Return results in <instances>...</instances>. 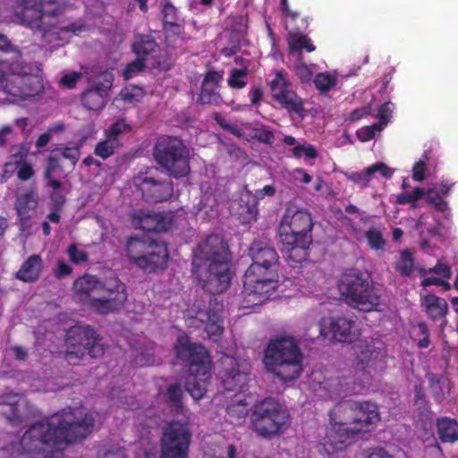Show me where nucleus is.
<instances>
[{
  "instance_id": "nucleus-1",
  "label": "nucleus",
  "mask_w": 458,
  "mask_h": 458,
  "mask_svg": "<svg viewBox=\"0 0 458 458\" xmlns=\"http://www.w3.org/2000/svg\"><path fill=\"white\" fill-rule=\"evenodd\" d=\"M94 426L95 419L90 413L69 408L30 425L21 437L20 445L26 454H39L47 449L62 451L88 437Z\"/></svg>"
},
{
  "instance_id": "nucleus-2",
  "label": "nucleus",
  "mask_w": 458,
  "mask_h": 458,
  "mask_svg": "<svg viewBox=\"0 0 458 458\" xmlns=\"http://www.w3.org/2000/svg\"><path fill=\"white\" fill-rule=\"evenodd\" d=\"M249 255L252 264L244 275L242 307L250 308L262 304L268 293L275 289L277 278L279 256L268 242L254 241Z\"/></svg>"
},
{
  "instance_id": "nucleus-3",
  "label": "nucleus",
  "mask_w": 458,
  "mask_h": 458,
  "mask_svg": "<svg viewBox=\"0 0 458 458\" xmlns=\"http://www.w3.org/2000/svg\"><path fill=\"white\" fill-rule=\"evenodd\" d=\"M14 15L18 21L40 35L47 44L62 40V34L72 32L79 34L84 30V25L72 22L59 27L47 19H55L64 14L67 4L65 0H16Z\"/></svg>"
},
{
  "instance_id": "nucleus-4",
  "label": "nucleus",
  "mask_w": 458,
  "mask_h": 458,
  "mask_svg": "<svg viewBox=\"0 0 458 458\" xmlns=\"http://www.w3.org/2000/svg\"><path fill=\"white\" fill-rule=\"evenodd\" d=\"M263 362L268 372L284 383L296 380L303 371L302 353L293 337L271 340L265 350Z\"/></svg>"
},
{
  "instance_id": "nucleus-5",
  "label": "nucleus",
  "mask_w": 458,
  "mask_h": 458,
  "mask_svg": "<svg viewBox=\"0 0 458 458\" xmlns=\"http://www.w3.org/2000/svg\"><path fill=\"white\" fill-rule=\"evenodd\" d=\"M343 301L352 308L369 312L381 304V290L376 287L369 274L356 268L346 270L337 282Z\"/></svg>"
},
{
  "instance_id": "nucleus-6",
  "label": "nucleus",
  "mask_w": 458,
  "mask_h": 458,
  "mask_svg": "<svg viewBox=\"0 0 458 458\" xmlns=\"http://www.w3.org/2000/svg\"><path fill=\"white\" fill-rule=\"evenodd\" d=\"M125 250L130 261L145 273L163 271L167 267V245L149 236L130 237Z\"/></svg>"
},
{
  "instance_id": "nucleus-7",
  "label": "nucleus",
  "mask_w": 458,
  "mask_h": 458,
  "mask_svg": "<svg viewBox=\"0 0 458 458\" xmlns=\"http://www.w3.org/2000/svg\"><path fill=\"white\" fill-rule=\"evenodd\" d=\"M250 424L253 430L264 438L282 434L290 424L286 407L272 397H267L251 408Z\"/></svg>"
},
{
  "instance_id": "nucleus-8",
  "label": "nucleus",
  "mask_w": 458,
  "mask_h": 458,
  "mask_svg": "<svg viewBox=\"0 0 458 458\" xmlns=\"http://www.w3.org/2000/svg\"><path fill=\"white\" fill-rule=\"evenodd\" d=\"M153 157L157 164L170 177L183 178L191 172L190 150L178 137H159L153 148Z\"/></svg>"
},
{
  "instance_id": "nucleus-9",
  "label": "nucleus",
  "mask_w": 458,
  "mask_h": 458,
  "mask_svg": "<svg viewBox=\"0 0 458 458\" xmlns=\"http://www.w3.org/2000/svg\"><path fill=\"white\" fill-rule=\"evenodd\" d=\"M102 338L90 326L76 324L70 327L66 334L65 358L69 363L75 365L86 355L91 358H100L105 353Z\"/></svg>"
},
{
  "instance_id": "nucleus-10",
  "label": "nucleus",
  "mask_w": 458,
  "mask_h": 458,
  "mask_svg": "<svg viewBox=\"0 0 458 458\" xmlns=\"http://www.w3.org/2000/svg\"><path fill=\"white\" fill-rule=\"evenodd\" d=\"M313 223L310 214L295 205H288L279 225V236L282 242L296 241L311 242Z\"/></svg>"
},
{
  "instance_id": "nucleus-11",
  "label": "nucleus",
  "mask_w": 458,
  "mask_h": 458,
  "mask_svg": "<svg viewBox=\"0 0 458 458\" xmlns=\"http://www.w3.org/2000/svg\"><path fill=\"white\" fill-rule=\"evenodd\" d=\"M100 298H90L89 306L100 314L114 313L121 310L128 299L125 284L116 276L100 279Z\"/></svg>"
},
{
  "instance_id": "nucleus-12",
  "label": "nucleus",
  "mask_w": 458,
  "mask_h": 458,
  "mask_svg": "<svg viewBox=\"0 0 458 458\" xmlns=\"http://www.w3.org/2000/svg\"><path fill=\"white\" fill-rule=\"evenodd\" d=\"M191 432L187 423L173 420L163 431L160 458H188Z\"/></svg>"
},
{
  "instance_id": "nucleus-13",
  "label": "nucleus",
  "mask_w": 458,
  "mask_h": 458,
  "mask_svg": "<svg viewBox=\"0 0 458 458\" xmlns=\"http://www.w3.org/2000/svg\"><path fill=\"white\" fill-rule=\"evenodd\" d=\"M386 352L381 344L374 340L359 344L355 348L354 369L361 373L359 385L364 386L371 379V372L384 364Z\"/></svg>"
},
{
  "instance_id": "nucleus-14",
  "label": "nucleus",
  "mask_w": 458,
  "mask_h": 458,
  "mask_svg": "<svg viewBox=\"0 0 458 458\" xmlns=\"http://www.w3.org/2000/svg\"><path fill=\"white\" fill-rule=\"evenodd\" d=\"M174 350L177 359L187 363L189 371H199L205 376L210 360L204 346L192 343L188 335H182L176 340Z\"/></svg>"
},
{
  "instance_id": "nucleus-15",
  "label": "nucleus",
  "mask_w": 458,
  "mask_h": 458,
  "mask_svg": "<svg viewBox=\"0 0 458 458\" xmlns=\"http://www.w3.org/2000/svg\"><path fill=\"white\" fill-rule=\"evenodd\" d=\"M205 265L206 268L197 274L202 289L214 295L225 292L231 284L229 262H214Z\"/></svg>"
},
{
  "instance_id": "nucleus-16",
  "label": "nucleus",
  "mask_w": 458,
  "mask_h": 458,
  "mask_svg": "<svg viewBox=\"0 0 458 458\" xmlns=\"http://www.w3.org/2000/svg\"><path fill=\"white\" fill-rule=\"evenodd\" d=\"M194 256L197 260L203 262L204 264L229 262V246L224 237L218 234H210L199 243L194 252Z\"/></svg>"
},
{
  "instance_id": "nucleus-17",
  "label": "nucleus",
  "mask_w": 458,
  "mask_h": 458,
  "mask_svg": "<svg viewBox=\"0 0 458 458\" xmlns=\"http://www.w3.org/2000/svg\"><path fill=\"white\" fill-rule=\"evenodd\" d=\"M114 75L110 72H104L99 75L98 81L91 88L81 94L82 106L90 111H100L107 103L108 91L113 87Z\"/></svg>"
},
{
  "instance_id": "nucleus-18",
  "label": "nucleus",
  "mask_w": 458,
  "mask_h": 458,
  "mask_svg": "<svg viewBox=\"0 0 458 458\" xmlns=\"http://www.w3.org/2000/svg\"><path fill=\"white\" fill-rule=\"evenodd\" d=\"M12 73L4 82V91L12 97L27 99L36 96L39 89L34 86L38 79L17 68L11 67Z\"/></svg>"
},
{
  "instance_id": "nucleus-19",
  "label": "nucleus",
  "mask_w": 458,
  "mask_h": 458,
  "mask_svg": "<svg viewBox=\"0 0 458 458\" xmlns=\"http://www.w3.org/2000/svg\"><path fill=\"white\" fill-rule=\"evenodd\" d=\"M309 24V17H306L300 20V24L293 23L286 26V42L289 53L291 55H297L299 61H301L303 58V51L311 53L316 50V46L313 44L311 38L305 34Z\"/></svg>"
},
{
  "instance_id": "nucleus-20",
  "label": "nucleus",
  "mask_w": 458,
  "mask_h": 458,
  "mask_svg": "<svg viewBox=\"0 0 458 458\" xmlns=\"http://www.w3.org/2000/svg\"><path fill=\"white\" fill-rule=\"evenodd\" d=\"M139 189L147 202L158 203L168 200L174 194V184L170 180H156L144 176L139 182Z\"/></svg>"
},
{
  "instance_id": "nucleus-21",
  "label": "nucleus",
  "mask_w": 458,
  "mask_h": 458,
  "mask_svg": "<svg viewBox=\"0 0 458 458\" xmlns=\"http://www.w3.org/2000/svg\"><path fill=\"white\" fill-rule=\"evenodd\" d=\"M355 433L351 427H344L339 423L329 421L326 428V434L321 441V445L327 454L344 451L347 445L348 439L353 437Z\"/></svg>"
},
{
  "instance_id": "nucleus-22",
  "label": "nucleus",
  "mask_w": 458,
  "mask_h": 458,
  "mask_svg": "<svg viewBox=\"0 0 458 458\" xmlns=\"http://www.w3.org/2000/svg\"><path fill=\"white\" fill-rule=\"evenodd\" d=\"M131 220L137 228L154 233L168 231L173 222L165 213L144 210H136L131 216Z\"/></svg>"
},
{
  "instance_id": "nucleus-23",
  "label": "nucleus",
  "mask_w": 458,
  "mask_h": 458,
  "mask_svg": "<svg viewBox=\"0 0 458 458\" xmlns=\"http://www.w3.org/2000/svg\"><path fill=\"white\" fill-rule=\"evenodd\" d=\"M326 327L337 342L352 343L356 338L355 321L352 319L344 317L330 318L327 321L324 319L320 325L321 335H326Z\"/></svg>"
},
{
  "instance_id": "nucleus-24",
  "label": "nucleus",
  "mask_w": 458,
  "mask_h": 458,
  "mask_svg": "<svg viewBox=\"0 0 458 458\" xmlns=\"http://www.w3.org/2000/svg\"><path fill=\"white\" fill-rule=\"evenodd\" d=\"M378 407L371 402H356L354 422L351 428L357 435L369 431V427L379 420Z\"/></svg>"
},
{
  "instance_id": "nucleus-25",
  "label": "nucleus",
  "mask_w": 458,
  "mask_h": 458,
  "mask_svg": "<svg viewBox=\"0 0 458 458\" xmlns=\"http://www.w3.org/2000/svg\"><path fill=\"white\" fill-rule=\"evenodd\" d=\"M197 318L205 323V331L208 337L217 342L224 333V320L219 310L208 308L207 310H199Z\"/></svg>"
},
{
  "instance_id": "nucleus-26",
  "label": "nucleus",
  "mask_w": 458,
  "mask_h": 458,
  "mask_svg": "<svg viewBox=\"0 0 458 458\" xmlns=\"http://www.w3.org/2000/svg\"><path fill=\"white\" fill-rule=\"evenodd\" d=\"M221 383L227 392H243L249 381V374L239 369L238 364L225 369L219 374Z\"/></svg>"
},
{
  "instance_id": "nucleus-27",
  "label": "nucleus",
  "mask_w": 458,
  "mask_h": 458,
  "mask_svg": "<svg viewBox=\"0 0 458 458\" xmlns=\"http://www.w3.org/2000/svg\"><path fill=\"white\" fill-rule=\"evenodd\" d=\"M43 270V259L40 255H30L15 273V278L23 283L37 282Z\"/></svg>"
},
{
  "instance_id": "nucleus-28",
  "label": "nucleus",
  "mask_w": 458,
  "mask_h": 458,
  "mask_svg": "<svg viewBox=\"0 0 458 458\" xmlns=\"http://www.w3.org/2000/svg\"><path fill=\"white\" fill-rule=\"evenodd\" d=\"M283 243V251L285 252V260L292 267H298L309 257V247L311 242H301L300 239L296 241H288Z\"/></svg>"
},
{
  "instance_id": "nucleus-29",
  "label": "nucleus",
  "mask_w": 458,
  "mask_h": 458,
  "mask_svg": "<svg viewBox=\"0 0 458 458\" xmlns=\"http://www.w3.org/2000/svg\"><path fill=\"white\" fill-rule=\"evenodd\" d=\"M421 306L428 318L437 321L445 318L448 312V304L444 298L428 293L421 299Z\"/></svg>"
},
{
  "instance_id": "nucleus-30",
  "label": "nucleus",
  "mask_w": 458,
  "mask_h": 458,
  "mask_svg": "<svg viewBox=\"0 0 458 458\" xmlns=\"http://www.w3.org/2000/svg\"><path fill=\"white\" fill-rule=\"evenodd\" d=\"M355 407L356 402L352 400L338 403L329 413L330 421L339 423L344 427H352Z\"/></svg>"
},
{
  "instance_id": "nucleus-31",
  "label": "nucleus",
  "mask_w": 458,
  "mask_h": 458,
  "mask_svg": "<svg viewBox=\"0 0 458 458\" xmlns=\"http://www.w3.org/2000/svg\"><path fill=\"white\" fill-rule=\"evenodd\" d=\"M209 369V364H207L205 376L199 371H189L185 389L194 400H200L206 393V382L210 377Z\"/></svg>"
},
{
  "instance_id": "nucleus-32",
  "label": "nucleus",
  "mask_w": 458,
  "mask_h": 458,
  "mask_svg": "<svg viewBox=\"0 0 458 458\" xmlns=\"http://www.w3.org/2000/svg\"><path fill=\"white\" fill-rule=\"evenodd\" d=\"M427 378L434 401L438 404L442 403L451 392V381L445 376H437L433 373L427 374Z\"/></svg>"
},
{
  "instance_id": "nucleus-33",
  "label": "nucleus",
  "mask_w": 458,
  "mask_h": 458,
  "mask_svg": "<svg viewBox=\"0 0 458 458\" xmlns=\"http://www.w3.org/2000/svg\"><path fill=\"white\" fill-rule=\"evenodd\" d=\"M438 438L442 443H454L458 440V422L449 417L437 420Z\"/></svg>"
},
{
  "instance_id": "nucleus-34",
  "label": "nucleus",
  "mask_w": 458,
  "mask_h": 458,
  "mask_svg": "<svg viewBox=\"0 0 458 458\" xmlns=\"http://www.w3.org/2000/svg\"><path fill=\"white\" fill-rule=\"evenodd\" d=\"M283 108L289 113L301 114L304 111L303 101L292 89L281 92L275 99Z\"/></svg>"
},
{
  "instance_id": "nucleus-35",
  "label": "nucleus",
  "mask_w": 458,
  "mask_h": 458,
  "mask_svg": "<svg viewBox=\"0 0 458 458\" xmlns=\"http://www.w3.org/2000/svg\"><path fill=\"white\" fill-rule=\"evenodd\" d=\"M100 279L97 276L85 274L73 283L75 293L81 297H89L92 293L99 292Z\"/></svg>"
},
{
  "instance_id": "nucleus-36",
  "label": "nucleus",
  "mask_w": 458,
  "mask_h": 458,
  "mask_svg": "<svg viewBox=\"0 0 458 458\" xmlns=\"http://www.w3.org/2000/svg\"><path fill=\"white\" fill-rule=\"evenodd\" d=\"M183 389L181 384L174 383L170 385L165 394L164 399L171 411L176 413H182L183 410Z\"/></svg>"
},
{
  "instance_id": "nucleus-37",
  "label": "nucleus",
  "mask_w": 458,
  "mask_h": 458,
  "mask_svg": "<svg viewBox=\"0 0 458 458\" xmlns=\"http://www.w3.org/2000/svg\"><path fill=\"white\" fill-rule=\"evenodd\" d=\"M248 411V403L244 400L230 403L226 408L227 420L232 424L240 425L244 421Z\"/></svg>"
},
{
  "instance_id": "nucleus-38",
  "label": "nucleus",
  "mask_w": 458,
  "mask_h": 458,
  "mask_svg": "<svg viewBox=\"0 0 458 458\" xmlns=\"http://www.w3.org/2000/svg\"><path fill=\"white\" fill-rule=\"evenodd\" d=\"M157 47V42L150 36H140L132 44V50L137 57L144 61L148 55L156 51Z\"/></svg>"
},
{
  "instance_id": "nucleus-39",
  "label": "nucleus",
  "mask_w": 458,
  "mask_h": 458,
  "mask_svg": "<svg viewBox=\"0 0 458 458\" xmlns=\"http://www.w3.org/2000/svg\"><path fill=\"white\" fill-rule=\"evenodd\" d=\"M163 29L175 27L177 30H182V23L179 22V13L177 8L169 1L162 6Z\"/></svg>"
},
{
  "instance_id": "nucleus-40",
  "label": "nucleus",
  "mask_w": 458,
  "mask_h": 458,
  "mask_svg": "<svg viewBox=\"0 0 458 458\" xmlns=\"http://www.w3.org/2000/svg\"><path fill=\"white\" fill-rule=\"evenodd\" d=\"M216 89L217 88L201 85L198 103L200 105H209L216 106L222 105L223 98Z\"/></svg>"
},
{
  "instance_id": "nucleus-41",
  "label": "nucleus",
  "mask_w": 458,
  "mask_h": 458,
  "mask_svg": "<svg viewBox=\"0 0 458 458\" xmlns=\"http://www.w3.org/2000/svg\"><path fill=\"white\" fill-rule=\"evenodd\" d=\"M121 145V142L114 141L109 137H106L104 140L99 141L96 145L94 153L96 156L105 160L112 157L114 154L115 149L120 148Z\"/></svg>"
},
{
  "instance_id": "nucleus-42",
  "label": "nucleus",
  "mask_w": 458,
  "mask_h": 458,
  "mask_svg": "<svg viewBox=\"0 0 458 458\" xmlns=\"http://www.w3.org/2000/svg\"><path fill=\"white\" fill-rule=\"evenodd\" d=\"M414 259L411 250L402 251L399 260L395 264V270L403 276H410L413 271Z\"/></svg>"
},
{
  "instance_id": "nucleus-43",
  "label": "nucleus",
  "mask_w": 458,
  "mask_h": 458,
  "mask_svg": "<svg viewBox=\"0 0 458 458\" xmlns=\"http://www.w3.org/2000/svg\"><path fill=\"white\" fill-rule=\"evenodd\" d=\"M426 201L428 204L434 206L437 211L445 213L448 211V203L445 200V197L438 191L436 187L429 188L425 191Z\"/></svg>"
},
{
  "instance_id": "nucleus-44",
  "label": "nucleus",
  "mask_w": 458,
  "mask_h": 458,
  "mask_svg": "<svg viewBox=\"0 0 458 458\" xmlns=\"http://www.w3.org/2000/svg\"><path fill=\"white\" fill-rule=\"evenodd\" d=\"M9 152V162H7L5 165H16L25 162V158L30 152V145L29 143L13 144L10 147Z\"/></svg>"
},
{
  "instance_id": "nucleus-45",
  "label": "nucleus",
  "mask_w": 458,
  "mask_h": 458,
  "mask_svg": "<svg viewBox=\"0 0 458 458\" xmlns=\"http://www.w3.org/2000/svg\"><path fill=\"white\" fill-rule=\"evenodd\" d=\"M27 406V402L21 398L20 404L10 406L7 411H4V415L8 422L13 426H19L26 420L22 408Z\"/></svg>"
},
{
  "instance_id": "nucleus-46",
  "label": "nucleus",
  "mask_w": 458,
  "mask_h": 458,
  "mask_svg": "<svg viewBox=\"0 0 458 458\" xmlns=\"http://www.w3.org/2000/svg\"><path fill=\"white\" fill-rule=\"evenodd\" d=\"M312 387L316 394L324 399L333 398V394L336 392L335 384L331 379L319 381L315 377L312 381Z\"/></svg>"
},
{
  "instance_id": "nucleus-47",
  "label": "nucleus",
  "mask_w": 458,
  "mask_h": 458,
  "mask_svg": "<svg viewBox=\"0 0 458 458\" xmlns=\"http://www.w3.org/2000/svg\"><path fill=\"white\" fill-rule=\"evenodd\" d=\"M291 89V83L287 80L284 71H278L276 73L275 78L270 82V89L272 97L275 99L281 92Z\"/></svg>"
},
{
  "instance_id": "nucleus-48",
  "label": "nucleus",
  "mask_w": 458,
  "mask_h": 458,
  "mask_svg": "<svg viewBox=\"0 0 458 458\" xmlns=\"http://www.w3.org/2000/svg\"><path fill=\"white\" fill-rule=\"evenodd\" d=\"M96 458H127V455L123 447L108 444L98 447Z\"/></svg>"
},
{
  "instance_id": "nucleus-49",
  "label": "nucleus",
  "mask_w": 458,
  "mask_h": 458,
  "mask_svg": "<svg viewBox=\"0 0 458 458\" xmlns=\"http://www.w3.org/2000/svg\"><path fill=\"white\" fill-rule=\"evenodd\" d=\"M316 89L322 94L328 92L336 84V78L327 72H319L314 81Z\"/></svg>"
},
{
  "instance_id": "nucleus-50",
  "label": "nucleus",
  "mask_w": 458,
  "mask_h": 458,
  "mask_svg": "<svg viewBox=\"0 0 458 458\" xmlns=\"http://www.w3.org/2000/svg\"><path fill=\"white\" fill-rule=\"evenodd\" d=\"M247 68L238 69L233 68L227 80L228 86L232 89H241L247 85L245 78L247 76Z\"/></svg>"
},
{
  "instance_id": "nucleus-51",
  "label": "nucleus",
  "mask_w": 458,
  "mask_h": 458,
  "mask_svg": "<svg viewBox=\"0 0 458 458\" xmlns=\"http://www.w3.org/2000/svg\"><path fill=\"white\" fill-rule=\"evenodd\" d=\"M365 236L371 249L378 250L385 248L386 242L384 239L382 233L377 228L370 227L365 233Z\"/></svg>"
},
{
  "instance_id": "nucleus-52",
  "label": "nucleus",
  "mask_w": 458,
  "mask_h": 458,
  "mask_svg": "<svg viewBox=\"0 0 458 458\" xmlns=\"http://www.w3.org/2000/svg\"><path fill=\"white\" fill-rule=\"evenodd\" d=\"M131 130V126L124 123V121H117L112 123L108 129L105 131V136L109 137L114 141L121 142L120 135L124 132H129Z\"/></svg>"
},
{
  "instance_id": "nucleus-53",
  "label": "nucleus",
  "mask_w": 458,
  "mask_h": 458,
  "mask_svg": "<svg viewBox=\"0 0 458 458\" xmlns=\"http://www.w3.org/2000/svg\"><path fill=\"white\" fill-rule=\"evenodd\" d=\"M425 195V190L421 187H416L412 191H404L397 196L396 202L399 205L414 203Z\"/></svg>"
},
{
  "instance_id": "nucleus-54",
  "label": "nucleus",
  "mask_w": 458,
  "mask_h": 458,
  "mask_svg": "<svg viewBox=\"0 0 458 458\" xmlns=\"http://www.w3.org/2000/svg\"><path fill=\"white\" fill-rule=\"evenodd\" d=\"M369 170L370 165L366 167L363 171L352 173L348 175V178L360 188L364 189L369 185L373 175L372 173L369 172Z\"/></svg>"
},
{
  "instance_id": "nucleus-55",
  "label": "nucleus",
  "mask_w": 458,
  "mask_h": 458,
  "mask_svg": "<svg viewBox=\"0 0 458 458\" xmlns=\"http://www.w3.org/2000/svg\"><path fill=\"white\" fill-rule=\"evenodd\" d=\"M293 156L301 158L303 155L310 159H316L318 156L317 148L311 144H298L292 148Z\"/></svg>"
},
{
  "instance_id": "nucleus-56",
  "label": "nucleus",
  "mask_w": 458,
  "mask_h": 458,
  "mask_svg": "<svg viewBox=\"0 0 458 458\" xmlns=\"http://www.w3.org/2000/svg\"><path fill=\"white\" fill-rule=\"evenodd\" d=\"M144 95L145 92L143 89L136 86L125 88L120 92L121 98L130 103L139 102Z\"/></svg>"
},
{
  "instance_id": "nucleus-57",
  "label": "nucleus",
  "mask_w": 458,
  "mask_h": 458,
  "mask_svg": "<svg viewBox=\"0 0 458 458\" xmlns=\"http://www.w3.org/2000/svg\"><path fill=\"white\" fill-rule=\"evenodd\" d=\"M414 404L418 409L428 410V401L427 400L424 386L421 381H418L414 385Z\"/></svg>"
},
{
  "instance_id": "nucleus-58",
  "label": "nucleus",
  "mask_w": 458,
  "mask_h": 458,
  "mask_svg": "<svg viewBox=\"0 0 458 458\" xmlns=\"http://www.w3.org/2000/svg\"><path fill=\"white\" fill-rule=\"evenodd\" d=\"M70 260L74 264H81L87 262L89 254L83 250H79L75 243H72L66 250Z\"/></svg>"
},
{
  "instance_id": "nucleus-59",
  "label": "nucleus",
  "mask_w": 458,
  "mask_h": 458,
  "mask_svg": "<svg viewBox=\"0 0 458 458\" xmlns=\"http://www.w3.org/2000/svg\"><path fill=\"white\" fill-rule=\"evenodd\" d=\"M417 329H418L417 336H419L418 342H417L418 347L420 349L428 348L430 344V340H429L430 335H429V330H428V325L426 324V322L420 321L417 324Z\"/></svg>"
},
{
  "instance_id": "nucleus-60",
  "label": "nucleus",
  "mask_w": 458,
  "mask_h": 458,
  "mask_svg": "<svg viewBox=\"0 0 458 458\" xmlns=\"http://www.w3.org/2000/svg\"><path fill=\"white\" fill-rule=\"evenodd\" d=\"M145 68V61L138 58L129 63L123 70V76L124 80L131 79L136 73L143 71Z\"/></svg>"
},
{
  "instance_id": "nucleus-61",
  "label": "nucleus",
  "mask_w": 458,
  "mask_h": 458,
  "mask_svg": "<svg viewBox=\"0 0 458 458\" xmlns=\"http://www.w3.org/2000/svg\"><path fill=\"white\" fill-rule=\"evenodd\" d=\"M380 130L381 127L378 123H373L369 126H364L359 129L356 131V136L361 142H366L372 140L375 137L376 132Z\"/></svg>"
},
{
  "instance_id": "nucleus-62",
  "label": "nucleus",
  "mask_w": 458,
  "mask_h": 458,
  "mask_svg": "<svg viewBox=\"0 0 458 458\" xmlns=\"http://www.w3.org/2000/svg\"><path fill=\"white\" fill-rule=\"evenodd\" d=\"M61 157L70 161L72 167H74L81 157V149L79 146L64 147L59 149Z\"/></svg>"
},
{
  "instance_id": "nucleus-63",
  "label": "nucleus",
  "mask_w": 458,
  "mask_h": 458,
  "mask_svg": "<svg viewBox=\"0 0 458 458\" xmlns=\"http://www.w3.org/2000/svg\"><path fill=\"white\" fill-rule=\"evenodd\" d=\"M15 169L18 179L22 182L30 180L35 174L32 165L27 161L16 165Z\"/></svg>"
},
{
  "instance_id": "nucleus-64",
  "label": "nucleus",
  "mask_w": 458,
  "mask_h": 458,
  "mask_svg": "<svg viewBox=\"0 0 458 458\" xmlns=\"http://www.w3.org/2000/svg\"><path fill=\"white\" fill-rule=\"evenodd\" d=\"M224 76V72L208 71L204 76L201 85L218 88Z\"/></svg>"
}]
</instances>
